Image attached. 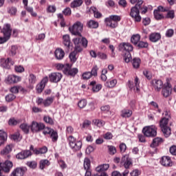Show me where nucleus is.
<instances>
[{"label":"nucleus","instance_id":"f257e3e1","mask_svg":"<svg viewBox=\"0 0 176 176\" xmlns=\"http://www.w3.org/2000/svg\"><path fill=\"white\" fill-rule=\"evenodd\" d=\"M69 31L72 35L76 36H82V31H83V23L80 21H76L73 25L69 28Z\"/></svg>","mask_w":176,"mask_h":176},{"label":"nucleus","instance_id":"f03ea898","mask_svg":"<svg viewBox=\"0 0 176 176\" xmlns=\"http://www.w3.org/2000/svg\"><path fill=\"white\" fill-rule=\"evenodd\" d=\"M168 120H170L168 118H163L160 122V128L166 138H168V136L171 135V128L168 126Z\"/></svg>","mask_w":176,"mask_h":176},{"label":"nucleus","instance_id":"7ed1b4c3","mask_svg":"<svg viewBox=\"0 0 176 176\" xmlns=\"http://www.w3.org/2000/svg\"><path fill=\"white\" fill-rule=\"evenodd\" d=\"M142 133L145 137L153 138L157 135V128L155 125L144 126Z\"/></svg>","mask_w":176,"mask_h":176},{"label":"nucleus","instance_id":"20e7f679","mask_svg":"<svg viewBox=\"0 0 176 176\" xmlns=\"http://www.w3.org/2000/svg\"><path fill=\"white\" fill-rule=\"evenodd\" d=\"M2 32L3 34V37H0V44L5 43L10 39V36L12 35V28H10V25H4Z\"/></svg>","mask_w":176,"mask_h":176},{"label":"nucleus","instance_id":"39448f33","mask_svg":"<svg viewBox=\"0 0 176 176\" xmlns=\"http://www.w3.org/2000/svg\"><path fill=\"white\" fill-rule=\"evenodd\" d=\"M67 140L69 141V145L72 151H74V152L80 151V149L82 148L81 141H76V139L72 135L69 136Z\"/></svg>","mask_w":176,"mask_h":176},{"label":"nucleus","instance_id":"423d86ee","mask_svg":"<svg viewBox=\"0 0 176 176\" xmlns=\"http://www.w3.org/2000/svg\"><path fill=\"white\" fill-rule=\"evenodd\" d=\"M128 87L130 90H133L135 93H140V79L138 77L135 78L134 82L129 80Z\"/></svg>","mask_w":176,"mask_h":176},{"label":"nucleus","instance_id":"0eeeda50","mask_svg":"<svg viewBox=\"0 0 176 176\" xmlns=\"http://www.w3.org/2000/svg\"><path fill=\"white\" fill-rule=\"evenodd\" d=\"M21 80V77L17 76L14 74H10L5 79V82L7 85H14L19 83Z\"/></svg>","mask_w":176,"mask_h":176},{"label":"nucleus","instance_id":"6e6552de","mask_svg":"<svg viewBox=\"0 0 176 176\" xmlns=\"http://www.w3.org/2000/svg\"><path fill=\"white\" fill-rule=\"evenodd\" d=\"M130 16L134 20L135 23H140L141 21V15H140V10L135 7L131 8Z\"/></svg>","mask_w":176,"mask_h":176},{"label":"nucleus","instance_id":"1a4fd4ad","mask_svg":"<svg viewBox=\"0 0 176 176\" xmlns=\"http://www.w3.org/2000/svg\"><path fill=\"white\" fill-rule=\"evenodd\" d=\"M173 92V88L171 87V84L167 82L164 85L162 90V94L164 97L167 98V97H170L171 96V93Z\"/></svg>","mask_w":176,"mask_h":176},{"label":"nucleus","instance_id":"9d476101","mask_svg":"<svg viewBox=\"0 0 176 176\" xmlns=\"http://www.w3.org/2000/svg\"><path fill=\"white\" fill-rule=\"evenodd\" d=\"M168 7H163L160 6L157 7V10H154V17L156 20H162L163 19V15L160 14V12H168Z\"/></svg>","mask_w":176,"mask_h":176},{"label":"nucleus","instance_id":"9b49d317","mask_svg":"<svg viewBox=\"0 0 176 176\" xmlns=\"http://www.w3.org/2000/svg\"><path fill=\"white\" fill-rule=\"evenodd\" d=\"M121 164H123L124 168H130V167H133V160L129 155H125L121 160Z\"/></svg>","mask_w":176,"mask_h":176},{"label":"nucleus","instance_id":"f8f14e48","mask_svg":"<svg viewBox=\"0 0 176 176\" xmlns=\"http://www.w3.org/2000/svg\"><path fill=\"white\" fill-rule=\"evenodd\" d=\"M1 67L6 68V69H10L12 65H14V61L10 58L7 59L3 58L0 62Z\"/></svg>","mask_w":176,"mask_h":176},{"label":"nucleus","instance_id":"ddd939ff","mask_svg":"<svg viewBox=\"0 0 176 176\" xmlns=\"http://www.w3.org/2000/svg\"><path fill=\"white\" fill-rule=\"evenodd\" d=\"M13 167V163L10 161H6L4 163L0 162V172L9 173L10 168Z\"/></svg>","mask_w":176,"mask_h":176},{"label":"nucleus","instance_id":"4468645a","mask_svg":"<svg viewBox=\"0 0 176 176\" xmlns=\"http://www.w3.org/2000/svg\"><path fill=\"white\" fill-rule=\"evenodd\" d=\"M63 78V74L58 72H54L49 74V79L52 83H58Z\"/></svg>","mask_w":176,"mask_h":176},{"label":"nucleus","instance_id":"2eb2a0df","mask_svg":"<svg viewBox=\"0 0 176 176\" xmlns=\"http://www.w3.org/2000/svg\"><path fill=\"white\" fill-rule=\"evenodd\" d=\"M30 129L33 133H38V131H41L45 129V124L33 121L32 122Z\"/></svg>","mask_w":176,"mask_h":176},{"label":"nucleus","instance_id":"dca6fc26","mask_svg":"<svg viewBox=\"0 0 176 176\" xmlns=\"http://www.w3.org/2000/svg\"><path fill=\"white\" fill-rule=\"evenodd\" d=\"M151 85L155 91H160V90H162V87L164 86L163 85V81L157 79L152 80Z\"/></svg>","mask_w":176,"mask_h":176},{"label":"nucleus","instance_id":"f3484780","mask_svg":"<svg viewBox=\"0 0 176 176\" xmlns=\"http://www.w3.org/2000/svg\"><path fill=\"white\" fill-rule=\"evenodd\" d=\"M160 164L164 166V167H171L173 166V162L170 157L163 156L160 160Z\"/></svg>","mask_w":176,"mask_h":176},{"label":"nucleus","instance_id":"a211bd4d","mask_svg":"<svg viewBox=\"0 0 176 176\" xmlns=\"http://www.w3.org/2000/svg\"><path fill=\"white\" fill-rule=\"evenodd\" d=\"M12 149H13V145H12V144L7 145L1 151V156H4L5 157H7L8 159H10V155H9V153H10V152H12Z\"/></svg>","mask_w":176,"mask_h":176},{"label":"nucleus","instance_id":"6ab92c4d","mask_svg":"<svg viewBox=\"0 0 176 176\" xmlns=\"http://www.w3.org/2000/svg\"><path fill=\"white\" fill-rule=\"evenodd\" d=\"M27 171V168L19 167L15 168L11 173V176H24L25 172Z\"/></svg>","mask_w":176,"mask_h":176},{"label":"nucleus","instance_id":"aec40b11","mask_svg":"<svg viewBox=\"0 0 176 176\" xmlns=\"http://www.w3.org/2000/svg\"><path fill=\"white\" fill-rule=\"evenodd\" d=\"M31 155H32V153H31L30 151H23L16 154V159L23 160V159H27V157H30Z\"/></svg>","mask_w":176,"mask_h":176},{"label":"nucleus","instance_id":"412c9836","mask_svg":"<svg viewBox=\"0 0 176 176\" xmlns=\"http://www.w3.org/2000/svg\"><path fill=\"white\" fill-rule=\"evenodd\" d=\"M78 72V68L71 69V65H68V66L66 67V69L65 70V75L75 76Z\"/></svg>","mask_w":176,"mask_h":176},{"label":"nucleus","instance_id":"4be33fe9","mask_svg":"<svg viewBox=\"0 0 176 176\" xmlns=\"http://www.w3.org/2000/svg\"><path fill=\"white\" fill-rule=\"evenodd\" d=\"M164 142V140L162 138L157 137L153 140L152 143L151 144V148H156L159 145H162Z\"/></svg>","mask_w":176,"mask_h":176},{"label":"nucleus","instance_id":"5701e85b","mask_svg":"<svg viewBox=\"0 0 176 176\" xmlns=\"http://www.w3.org/2000/svg\"><path fill=\"white\" fill-rule=\"evenodd\" d=\"M148 38L151 42L156 43L161 39L162 35L160 33L153 32L149 35Z\"/></svg>","mask_w":176,"mask_h":176},{"label":"nucleus","instance_id":"b1692460","mask_svg":"<svg viewBox=\"0 0 176 176\" xmlns=\"http://www.w3.org/2000/svg\"><path fill=\"white\" fill-rule=\"evenodd\" d=\"M89 85L92 86V91L94 93H98L102 89V85L101 84H97L96 81H91Z\"/></svg>","mask_w":176,"mask_h":176},{"label":"nucleus","instance_id":"393cba45","mask_svg":"<svg viewBox=\"0 0 176 176\" xmlns=\"http://www.w3.org/2000/svg\"><path fill=\"white\" fill-rule=\"evenodd\" d=\"M120 47H121V49H123V50H125V52H129L130 53V52H133V45H131V44H130L129 43H122L121 44H120Z\"/></svg>","mask_w":176,"mask_h":176},{"label":"nucleus","instance_id":"a878e982","mask_svg":"<svg viewBox=\"0 0 176 176\" xmlns=\"http://www.w3.org/2000/svg\"><path fill=\"white\" fill-rule=\"evenodd\" d=\"M55 56L57 60H63L64 58V56H65V52L60 48H58L55 50Z\"/></svg>","mask_w":176,"mask_h":176},{"label":"nucleus","instance_id":"bb28decb","mask_svg":"<svg viewBox=\"0 0 176 176\" xmlns=\"http://www.w3.org/2000/svg\"><path fill=\"white\" fill-rule=\"evenodd\" d=\"M28 80H29V85H30V89H34V85L36 83V76L34 75L33 74H30L28 77Z\"/></svg>","mask_w":176,"mask_h":176},{"label":"nucleus","instance_id":"cd10ccee","mask_svg":"<svg viewBox=\"0 0 176 176\" xmlns=\"http://www.w3.org/2000/svg\"><path fill=\"white\" fill-rule=\"evenodd\" d=\"M104 21L107 23V25L108 27H110L111 28H116L118 27V22H116L115 21H112V19L109 18H106L104 19Z\"/></svg>","mask_w":176,"mask_h":176},{"label":"nucleus","instance_id":"c85d7f7f","mask_svg":"<svg viewBox=\"0 0 176 176\" xmlns=\"http://www.w3.org/2000/svg\"><path fill=\"white\" fill-rule=\"evenodd\" d=\"M118 80L116 79L109 80L105 82L104 86H106V87H109V89H112L116 86Z\"/></svg>","mask_w":176,"mask_h":176},{"label":"nucleus","instance_id":"c756f323","mask_svg":"<svg viewBox=\"0 0 176 176\" xmlns=\"http://www.w3.org/2000/svg\"><path fill=\"white\" fill-rule=\"evenodd\" d=\"M98 25H99L98 22L94 20H90L87 23V26L88 27V28H92V29L98 28Z\"/></svg>","mask_w":176,"mask_h":176},{"label":"nucleus","instance_id":"7c9ffc66","mask_svg":"<svg viewBox=\"0 0 176 176\" xmlns=\"http://www.w3.org/2000/svg\"><path fill=\"white\" fill-rule=\"evenodd\" d=\"M81 5H83V0H74L70 3V7L75 9L76 8H80Z\"/></svg>","mask_w":176,"mask_h":176},{"label":"nucleus","instance_id":"2f4dec72","mask_svg":"<svg viewBox=\"0 0 176 176\" xmlns=\"http://www.w3.org/2000/svg\"><path fill=\"white\" fill-rule=\"evenodd\" d=\"M133 115V111L130 109H124L121 111L122 118H130Z\"/></svg>","mask_w":176,"mask_h":176},{"label":"nucleus","instance_id":"473e14b6","mask_svg":"<svg viewBox=\"0 0 176 176\" xmlns=\"http://www.w3.org/2000/svg\"><path fill=\"white\" fill-rule=\"evenodd\" d=\"M89 10L94 13V17H96V19H101V17H102V14L98 12V10H97L96 7H91Z\"/></svg>","mask_w":176,"mask_h":176},{"label":"nucleus","instance_id":"72a5a7b5","mask_svg":"<svg viewBox=\"0 0 176 176\" xmlns=\"http://www.w3.org/2000/svg\"><path fill=\"white\" fill-rule=\"evenodd\" d=\"M63 44L66 46V47L69 48L71 45V38H69V35L65 34L63 36Z\"/></svg>","mask_w":176,"mask_h":176},{"label":"nucleus","instance_id":"f704fd0d","mask_svg":"<svg viewBox=\"0 0 176 176\" xmlns=\"http://www.w3.org/2000/svg\"><path fill=\"white\" fill-rule=\"evenodd\" d=\"M50 166V162L47 160H41L39 162V167L41 170H43L45 167Z\"/></svg>","mask_w":176,"mask_h":176},{"label":"nucleus","instance_id":"c9c22d12","mask_svg":"<svg viewBox=\"0 0 176 176\" xmlns=\"http://www.w3.org/2000/svg\"><path fill=\"white\" fill-rule=\"evenodd\" d=\"M132 65L135 69H138V68H140V65H141V59H140V58H133Z\"/></svg>","mask_w":176,"mask_h":176},{"label":"nucleus","instance_id":"e433bc0d","mask_svg":"<svg viewBox=\"0 0 176 176\" xmlns=\"http://www.w3.org/2000/svg\"><path fill=\"white\" fill-rule=\"evenodd\" d=\"M53 101H54V97H48L44 100V107H50L52 104H53Z\"/></svg>","mask_w":176,"mask_h":176},{"label":"nucleus","instance_id":"4c0bfd02","mask_svg":"<svg viewBox=\"0 0 176 176\" xmlns=\"http://www.w3.org/2000/svg\"><path fill=\"white\" fill-rule=\"evenodd\" d=\"M92 123H94L95 126H97V127H102L105 125V122L99 119L93 120Z\"/></svg>","mask_w":176,"mask_h":176},{"label":"nucleus","instance_id":"58836bf2","mask_svg":"<svg viewBox=\"0 0 176 176\" xmlns=\"http://www.w3.org/2000/svg\"><path fill=\"white\" fill-rule=\"evenodd\" d=\"M69 64H66V65H63L61 63H56L55 65V67L56 68V69H58V71H63V74H65V69H67V67H68Z\"/></svg>","mask_w":176,"mask_h":176},{"label":"nucleus","instance_id":"ea45409f","mask_svg":"<svg viewBox=\"0 0 176 176\" xmlns=\"http://www.w3.org/2000/svg\"><path fill=\"white\" fill-rule=\"evenodd\" d=\"M50 135L52 142H57V140H58V133H57V131L52 130V133H50Z\"/></svg>","mask_w":176,"mask_h":176},{"label":"nucleus","instance_id":"a19ab883","mask_svg":"<svg viewBox=\"0 0 176 176\" xmlns=\"http://www.w3.org/2000/svg\"><path fill=\"white\" fill-rule=\"evenodd\" d=\"M140 39H141V36H140V34H134L132 36L131 41V43H133V45H137L138 42H140Z\"/></svg>","mask_w":176,"mask_h":176},{"label":"nucleus","instance_id":"79ce46f5","mask_svg":"<svg viewBox=\"0 0 176 176\" xmlns=\"http://www.w3.org/2000/svg\"><path fill=\"white\" fill-rule=\"evenodd\" d=\"M46 152H47V147L43 146L39 149L34 150V155H43L46 153Z\"/></svg>","mask_w":176,"mask_h":176},{"label":"nucleus","instance_id":"37998d69","mask_svg":"<svg viewBox=\"0 0 176 176\" xmlns=\"http://www.w3.org/2000/svg\"><path fill=\"white\" fill-rule=\"evenodd\" d=\"M78 54L76 53V52L73 51L69 55V58L71 61V63H76V60H78V57H76V55Z\"/></svg>","mask_w":176,"mask_h":176},{"label":"nucleus","instance_id":"c03bdc74","mask_svg":"<svg viewBox=\"0 0 176 176\" xmlns=\"http://www.w3.org/2000/svg\"><path fill=\"white\" fill-rule=\"evenodd\" d=\"M7 102H12L14 100H16V96L13 94H9L5 97Z\"/></svg>","mask_w":176,"mask_h":176},{"label":"nucleus","instance_id":"a18cd8bd","mask_svg":"<svg viewBox=\"0 0 176 176\" xmlns=\"http://www.w3.org/2000/svg\"><path fill=\"white\" fill-rule=\"evenodd\" d=\"M20 129H21V130L24 131L25 134H28V133H30V126H28V124L26 123L21 124Z\"/></svg>","mask_w":176,"mask_h":176},{"label":"nucleus","instance_id":"49530a36","mask_svg":"<svg viewBox=\"0 0 176 176\" xmlns=\"http://www.w3.org/2000/svg\"><path fill=\"white\" fill-rule=\"evenodd\" d=\"M21 138H23V137L20 135V133L19 132H16L15 134L11 135V139L14 140V141H21Z\"/></svg>","mask_w":176,"mask_h":176},{"label":"nucleus","instance_id":"de8ad7c7","mask_svg":"<svg viewBox=\"0 0 176 176\" xmlns=\"http://www.w3.org/2000/svg\"><path fill=\"white\" fill-rule=\"evenodd\" d=\"M91 162H90V159L85 158L84 160V168L85 170H90V166Z\"/></svg>","mask_w":176,"mask_h":176},{"label":"nucleus","instance_id":"09e8293b","mask_svg":"<svg viewBox=\"0 0 176 176\" xmlns=\"http://www.w3.org/2000/svg\"><path fill=\"white\" fill-rule=\"evenodd\" d=\"M43 120L44 122H45V123H47L48 124H54V121L53 120V118H52L49 116H44Z\"/></svg>","mask_w":176,"mask_h":176},{"label":"nucleus","instance_id":"8fccbe9b","mask_svg":"<svg viewBox=\"0 0 176 176\" xmlns=\"http://www.w3.org/2000/svg\"><path fill=\"white\" fill-rule=\"evenodd\" d=\"M86 105H87V100L82 99L78 102V107H80V109H82V108H85Z\"/></svg>","mask_w":176,"mask_h":176},{"label":"nucleus","instance_id":"3c124183","mask_svg":"<svg viewBox=\"0 0 176 176\" xmlns=\"http://www.w3.org/2000/svg\"><path fill=\"white\" fill-rule=\"evenodd\" d=\"M0 140L1 141H4V142L8 140V133H6L3 130H0Z\"/></svg>","mask_w":176,"mask_h":176},{"label":"nucleus","instance_id":"603ef678","mask_svg":"<svg viewBox=\"0 0 176 176\" xmlns=\"http://www.w3.org/2000/svg\"><path fill=\"white\" fill-rule=\"evenodd\" d=\"M98 66H97V65H94L90 72V74L91 75V76H97L98 72Z\"/></svg>","mask_w":176,"mask_h":176},{"label":"nucleus","instance_id":"864d4df0","mask_svg":"<svg viewBox=\"0 0 176 176\" xmlns=\"http://www.w3.org/2000/svg\"><path fill=\"white\" fill-rule=\"evenodd\" d=\"M8 12L11 16H16V13H17V8L15 7H10L8 8Z\"/></svg>","mask_w":176,"mask_h":176},{"label":"nucleus","instance_id":"5fc2aeb1","mask_svg":"<svg viewBox=\"0 0 176 176\" xmlns=\"http://www.w3.org/2000/svg\"><path fill=\"white\" fill-rule=\"evenodd\" d=\"M174 17H175V12L173 10H168L166 14V19H170L171 20H173Z\"/></svg>","mask_w":176,"mask_h":176},{"label":"nucleus","instance_id":"6e6d98bb","mask_svg":"<svg viewBox=\"0 0 176 176\" xmlns=\"http://www.w3.org/2000/svg\"><path fill=\"white\" fill-rule=\"evenodd\" d=\"M17 50H18V48H17V46L16 45H12L11 47V50H10V52L9 53V55L10 56H16V53H17Z\"/></svg>","mask_w":176,"mask_h":176},{"label":"nucleus","instance_id":"4d7b16f0","mask_svg":"<svg viewBox=\"0 0 176 176\" xmlns=\"http://www.w3.org/2000/svg\"><path fill=\"white\" fill-rule=\"evenodd\" d=\"M82 77L84 80H88V79H90L92 76L90 72H85L82 74Z\"/></svg>","mask_w":176,"mask_h":176},{"label":"nucleus","instance_id":"13d9d810","mask_svg":"<svg viewBox=\"0 0 176 176\" xmlns=\"http://www.w3.org/2000/svg\"><path fill=\"white\" fill-rule=\"evenodd\" d=\"M125 63H130L131 61V54L129 52H126L124 56Z\"/></svg>","mask_w":176,"mask_h":176},{"label":"nucleus","instance_id":"bf43d9fd","mask_svg":"<svg viewBox=\"0 0 176 176\" xmlns=\"http://www.w3.org/2000/svg\"><path fill=\"white\" fill-rule=\"evenodd\" d=\"M109 19H110V20H112L113 21H116V23H118V21H120V20H122V18L119 15H111Z\"/></svg>","mask_w":176,"mask_h":176},{"label":"nucleus","instance_id":"052dcab7","mask_svg":"<svg viewBox=\"0 0 176 176\" xmlns=\"http://www.w3.org/2000/svg\"><path fill=\"white\" fill-rule=\"evenodd\" d=\"M44 89H45V85H42L41 83L38 84L36 87V90L38 94L42 93Z\"/></svg>","mask_w":176,"mask_h":176},{"label":"nucleus","instance_id":"680f3d73","mask_svg":"<svg viewBox=\"0 0 176 176\" xmlns=\"http://www.w3.org/2000/svg\"><path fill=\"white\" fill-rule=\"evenodd\" d=\"M27 166H28V167L30 168H36L38 164L35 161H30L27 162Z\"/></svg>","mask_w":176,"mask_h":176},{"label":"nucleus","instance_id":"e2e57ef3","mask_svg":"<svg viewBox=\"0 0 176 176\" xmlns=\"http://www.w3.org/2000/svg\"><path fill=\"white\" fill-rule=\"evenodd\" d=\"M143 3H144V1L139 0L138 3L135 4V6H133V8H135L136 9H139V10H142V8H144Z\"/></svg>","mask_w":176,"mask_h":176},{"label":"nucleus","instance_id":"0e129e2a","mask_svg":"<svg viewBox=\"0 0 176 176\" xmlns=\"http://www.w3.org/2000/svg\"><path fill=\"white\" fill-rule=\"evenodd\" d=\"M108 149L110 155H115L116 153V147L114 146H108Z\"/></svg>","mask_w":176,"mask_h":176},{"label":"nucleus","instance_id":"69168bd1","mask_svg":"<svg viewBox=\"0 0 176 176\" xmlns=\"http://www.w3.org/2000/svg\"><path fill=\"white\" fill-rule=\"evenodd\" d=\"M61 170H64L65 168H67V164L65 163V162H64V160H60L58 162Z\"/></svg>","mask_w":176,"mask_h":176},{"label":"nucleus","instance_id":"338daca9","mask_svg":"<svg viewBox=\"0 0 176 176\" xmlns=\"http://www.w3.org/2000/svg\"><path fill=\"white\" fill-rule=\"evenodd\" d=\"M10 91L12 94H17L19 93V85L12 87L10 89Z\"/></svg>","mask_w":176,"mask_h":176},{"label":"nucleus","instance_id":"774afa93","mask_svg":"<svg viewBox=\"0 0 176 176\" xmlns=\"http://www.w3.org/2000/svg\"><path fill=\"white\" fill-rule=\"evenodd\" d=\"M106 6H107V8H115V1H113V0H108L106 3H105Z\"/></svg>","mask_w":176,"mask_h":176}]
</instances>
